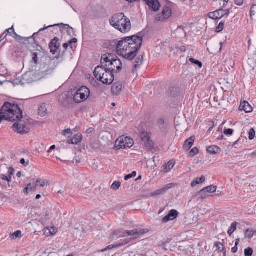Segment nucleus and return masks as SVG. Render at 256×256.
I'll list each match as a JSON object with an SVG mask.
<instances>
[{
    "mask_svg": "<svg viewBox=\"0 0 256 256\" xmlns=\"http://www.w3.org/2000/svg\"><path fill=\"white\" fill-rule=\"evenodd\" d=\"M142 40V38L137 35L123 38L117 43L116 52L126 59L132 60L140 49Z\"/></svg>",
    "mask_w": 256,
    "mask_h": 256,
    "instance_id": "obj_1",
    "label": "nucleus"
},
{
    "mask_svg": "<svg viewBox=\"0 0 256 256\" xmlns=\"http://www.w3.org/2000/svg\"><path fill=\"white\" fill-rule=\"evenodd\" d=\"M100 66L107 70L118 72L122 69V62L117 56L111 53L103 54L101 58Z\"/></svg>",
    "mask_w": 256,
    "mask_h": 256,
    "instance_id": "obj_2",
    "label": "nucleus"
},
{
    "mask_svg": "<svg viewBox=\"0 0 256 256\" xmlns=\"http://www.w3.org/2000/svg\"><path fill=\"white\" fill-rule=\"evenodd\" d=\"M110 25L122 33H125L131 28V22L123 13L116 14L110 20Z\"/></svg>",
    "mask_w": 256,
    "mask_h": 256,
    "instance_id": "obj_3",
    "label": "nucleus"
},
{
    "mask_svg": "<svg viewBox=\"0 0 256 256\" xmlns=\"http://www.w3.org/2000/svg\"><path fill=\"white\" fill-rule=\"evenodd\" d=\"M95 78L104 84L109 85L114 80V72L107 70L106 68L101 66H97L94 72Z\"/></svg>",
    "mask_w": 256,
    "mask_h": 256,
    "instance_id": "obj_4",
    "label": "nucleus"
},
{
    "mask_svg": "<svg viewBox=\"0 0 256 256\" xmlns=\"http://www.w3.org/2000/svg\"><path fill=\"white\" fill-rule=\"evenodd\" d=\"M32 60L30 62V70L31 72L37 71L38 65L40 66V64L46 60H49V57L44 52L40 50H36V52L32 53Z\"/></svg>",
    "mask_w": 256,
    "mask_h": 256,
    "instance_id": "obj_5",
    "label": "nucleus"
},
{
    "mask_svg": "<svg viewBox=\"0 0 256 256\" xmlns=\"http://www.w3.org/2000/svg\"><path fill=\"white\" fill-rule=\"evenodd\" d=\"M58 57H54L52 59L49 57V60H46L42 64H40L39 68L36 72L42 75H46L50 74L56 67L58 64L56 62V60Z\"/></svg>",
    "mask_w": 256,
    "mask_h": 256,
    "instance_id": "obj_6",
    "label": "nucleus"
},
{
    "mask_svg": "<svg viewBox=\"0 0 256 256\" xmlns=\"http://www.w3.org/2000/svg\"><path fill=\"white\" fill-rule=\"evenodd\" d=\"M134 144L133 139L124 136H120L116 142L115 146L116 149L131 148Z\"/></svg>",
    "mask_w": 256,
    "mask_h": 256,
    "instance_id": "obj_7",
    "label": "nucleus"
},
{
    "mask_svg": "<svg viewBox=\"0 0 256 256\" xmlns=\"http://www.w3.org/2000/svg\"><path fill=\"white\" fill-rule=\"evenodd\" d=\"M230 13V9L217 10L213 12H210L208 14L210 18L213 20H220L224 16H228Z\"/></svg>",
    "mask_w": 256,
    "mask_h": 256,
    "instance_id": "obj_8",
    "label": "nucleus"
},
{
    "mask_svg": "<svg viewBox=\"0 0 256 256\" xmlns=\"http://www.w3.org/2000/svg\"><path fill=\"white\" fill-rule=\"evenodd\" d=\"M141 138L144 146L148 150H151L154 148V143L150 140V134L148 132H142L141 133Z\"/></svg>",
    "mask_w": 256,
    "mask_h": 256,
    "instance_id": "obj_9",
    "label": "nucleus"
},
{
    "mask_svg": "<svg viewBox=\"0 0 256 256\" xmlns=\"http://www.w3.org/2000/svg\"><path fill=\"white\" fill-rule=\"evenodd\" d=\"M172 14V12L170 7L165 6L164 7L162 12L156 16V20L157 21L163 22L170 18Z\"/></svg>",
    "mask_w": 256,
    "mask_h": 256,
    "instance_id": "obj_10",
    "label": "nucleus"
},
{
    "mask_svg": "<svg viewBox=\"0 0 256 256\" xmlns=\"http://www.w3.org/2000/svg\"><path fill=\"white\" fill-rule=\"evenodd\" d=\"M178 214V212L175 210H172L169 212L168 214L164 216L162 220V222L164 223H167L169 221L173 220L176 219Z\"/></svg>",
    "mask_w": 256,
    "mask_h": 256,
    "instance_id": "obj_11",
    "label": "nucleus"
},
{
    "mask_svg": "<svg viewBox=\"0 0 256 256\" xmlns=\"http://www.w3.org/2000/svg\"><path fill=\"white\" fill-rule=\"evenodd\" d=\"M147 232H148V230H144V229H140V230L134 229V230H124V232H126V235L130 236H135L134 238H136L138 236L145 234Z\"/></svg>",
    "mask_w": 256,
    "mask_h": 256,
    "instance_id": "obj_12",
    "label": "nucleus"
},
{
    "mask_svg": "<svg viewBox=\"0 0 256 256\" xmlns=\"http://www.w3.org/2000/svg\"><path fill=\"white\" fill-rule=\"evenodd\" d=\"M60 46V44L59 42V39L58 38L55 37L50 41L49 44V48H50V52L53 54H54Z\"/></svg>",
    "mask_w": 256,
    "mask_h": 256,
    "instance_id": "obj_13",
    "label": "nucleus"
},
{
    "mask_svg": "<svg viewBox=\"0 0 256 256\" xmlns=\"http://www.w3.org/2000/svg\"><path fill=\"white\" fill-rule=\"evenodd\" d=\"M90 94H83L77 90L74 96V100L76 103H80L87 99Z\"/></svg>",
    "mask_w": 256,
    "mask_h": 256,
    "instance_id": "obj_14",
    "label": "nucleus"
},
{
    "mask_svg": "<svg viewBox=\"0 0 256 256\" xmlns=\"http://www.w3.org/2000/svg\"><path fill=\"white\" fill-rule=\"evenodd\" d=\"M239 110H244L246 113H249L252 111V108L247 102H244L240 103Z\"/></svg>",
    "mask_w": 256,
    "mask_h": 256,
    "instance_id": "obj_15",
    "label": "nucleus"
},
{
    "mask_svg": "<svg viewBox=\"0 0 256 256\" xmlns=\"http://www.w3.org/2000/svg\"><path fill=\"white\" fill-rule=\"evenodd\" d=\"M126 236V232L124 230H118L114 232L110 236V238L112 240H116L118 238Z\"/></svg>",
    "mask_w": 256,
    "mask_h": 256,
    "instance_id": "obj_16",
    "label": "nucleus"
},
{
    "mask_svg": "<svg viewBox=\"0 0 256 256\" xmlns=\"http://www.w3.org/2000/svg\"><path fill=\"white\" fill-rule=\"evenodd\" d=\"M64 26L66 28V32L68 33V34L69 35H70L73 32V31H74V30L72 28H71L69 25L68 24H54V25H52V26H49L46 28H41L39 32H41V31H42L48 28H50V27H52V26Z\"/></svg>",
    "mask_w": 256,
    "mask_h": 256,
    "instance_id": "obj_17",
    "label": "nucleus"
},
{
    "mask_svg": "<svg viewBox=\"0 0 256 256\" xmlns=\"http://www.w3.org/2000/svg\"><path fill=\"white\" fill-rule=\"evenodd\" d=\"M195 138L194 136H190L189 138L186 140L184 144V148L186 151L190 150L194 142Z\"/></svg>",
    "mask_w": 256,
    "mask_h": 256,
    "instance_id": "obj_18",
    "label": "nucleus"
},
{
    "mask_svg": "<svg viewBox=\"0 0 256 256\" xmlns=\"http://www.w3.org/2000/svg\"><path fill=\"white\" fill-rule=\"evenodd\" d=\"M143 60L144 58L142 55H140L136 58L134 62V68L132 69V72L133 73H134L136 70V68L142 64Z\"/></svg>",
    "mask_w": 256,
    "mask_h": 256,
    "instance_id": "obj_19",
    "label": "nucleus"
},
{
    "mask_svg": "<svg viewBox=\"0 0 256 256\" xmlns=\"http://www.w3.org/2000/svg\"><path fill=\"white\" fill-rule=\"evenodd\" d=\"M44 234L47 236H50L56 234L57 230L54 227H46L43 230Z\"/></svg>",
    "mask_w": 256,
    "mask_h": 256,
    "instance_id": "obj_20",
    "label": "nucleus"
},
{
    "mask_svg": "<svg viewBox=\"0 0 256 256\" xmlns=\"http://www.w3.org/2000/svg\"><path fill=\"white\" fill-rule=\"evenodd\" d=\"M122 88V84L120 83H115L112 87V92L113 94L117 95L118 94Z\"/></svg>",
    "mask_w": 256,
    "mask_h": 256,
    "instance_id": "obj_21",
    "label": "nucleus"
},
{
    "mask_svg": "<svg viewBox=\"0 0 256 256\" xmlns=\"http://www.w3.org/2000/svg\"><path fill=\"white\" fill-rule=\"evenodd\" d=\"M82 140V135L76 134L72 138L69 140L68 141V144H76L80 142Z\"/></svg>",
    "mask_w": 256,
    "mask_h": 256,
    "instance_id": "obj_22",
    "label": "nucleus"
},
{
    "mask_svg": "<svg viewBox=\"0 0 256 256\" xmlns=\"http://www.w3.org/2000/svg\"><path fill=\"white\" fill-rule=\"evenodd\" d=\"M220 150V148L218 146L214 145L209 146L207 148L208 152L212 154H216Z\"/></svg>",
    "mask_w": 256,
    "mask_h": 256,
    "instance_id": "obj_23",
    "label": "nucleus"
},
{
    "mask_svg": "<svg viewBox=\"0 0 256 256\" xmlns=\"http://www.w3.org/2000/svg\"><path fill=\"white\" fill-rule=\"evenodd\" d=\"M174 166V162L173 160H170L167 164L164 165L163 172H167L173 168Z\"/></svg>",
    "mask_w": 256,
    "mask_h": 256,
    "instance_id": "obj_24",
    "label": "nucleus"
},
{
    "mask_svg": "<svg viewBox=\"0 0 256 256\" xmlns=\"http://www.w3.org/2000/svg\"><path fill=\"white\" fill-rule=\"evenodd\" d=\"M47 109L45 104H42L38 109V114L40 116L43 117L46 114Z\"/></svg>",
    "mask_w": 256,
    "mask_h": 256,
    "instance_id": "obj_25",
    "label": "nucleus"
},
{
    "mask_svg": "<svg viewBox=\"0 0 256 256\" xmlns=\"http://www.w3.org/2000/svg\"><path fill=\"white\" fill-rule=\"evenodd\" d=\"M205 180V177L202 176L200 178H195L192 182L191 185L192 187L195 186L196 184H202Z\"/></svg>",
    "mask_w": 256,
    "mask_h": 256,
    "instance_id": "obj_26",
    "label": "nucleus"
},
{
    "mask_svg": "<svg viewBox=\"0 0 256 256\" xmlns=\"http://www.w3.org/2000/svg\"><path fill=\"white\" fill-rule=\"evenodd\" d=\"M132 238H126L124 240H122L120 241V242L116 244L115 246H113L112 248H117L124 246L130 242Z\"/></svg>",
    "mask_w": 256,
    "mask_h": 256,
    "instance_id": "obj_27",
    "label": "nucleus"
},
{
    "mask_svg": "<svg viewBox=\"0 0 256 256\" xmlns=\"http://www.w3.org/2000/svg\"><path fill=\"white\" fill-rule=\"evenodd\" d=\"M38 182H40V181L36 180L35 183H30L28 184L27 187L29 188L30 192L36 191V186H38Z\"/></svg>",
    "mask_w": 256,
    "mask_h": 256,
    "instance_id": "obj_28",
    "label": "nucleus"
},
{
    "mask_svg": "<svg viewBox=\"0 0 256 256\" xmlns=\"http://www.w3.org/2000/svg\"><path fill=\"white\" fill-rule=\"evenodd\" d=\"M236 224L237 223L236 222H232L230 226V228L228 229V234L231 236L232 234L236 230Z\"/></svg>",
    "mask_w": 256,
    "mask_h": 256,
    "instance_id": "obj_29",
    "label": "nucleus"
},
{
    "mask_svg": "<svg viewBox=\"0 0 256 256\" xmlns=\"http://www.w3.org/2000/svg\"><path fill=\"white\" fill-rule=\"evenodd\" d=\"M217 187L213 185L208 186L203 188L206 190L208 193H212L216 191Z\"/></svg>",
    "mask_w": 256,
    "mask_h": 256,
    "instance_id": "obj_30",
    "label": "nucleus"
},
{
    "mask_svg": "<svg viewBox=\"0 0 256 256\" xmlns=\"http://www.w3.org/2000/svg\"><path fill=\"white\" fill-rule=\"evenodd\" d=\"M22 236V232L20 230H17L14 232L13 234H11L10 236V237L14 240Z\"/></svg>",
    "mask_w": 256,
    "mask_h": 256,
    "instance_id": "obj_31",
    "label": "nucleus"
},
{
    "mask_svg": "<svg viewBox=\"0 0 256 256\" xmlns=\"http://www.w3.org/2000/svg\"><path fill=\"white\" fill-rule=\"evenodd\" d=\"M121 183L119 181H115L112 185L111 188L112 189L116 190H118L120 186Z\"/></svg>",
    "mask_w": 256,
    "mask_h": 256,
    "instance_id": "obj_32",
    "label": "nucleus"
},
{
    "mask_svg": "<svg viewBox=\"0 0 256 256\" xmlns=\"http://www.w3.org/2000/svg\"><path fill=\"white\" fill-rule=\"evenodd\" d=\"M200 198L202 200L206 198H208L209 196L208 192L206 190H204V189H202L200 192Z\"/></svg>",
    "mask_w": 256,
    "mask_h": 256,
    "instance_id": "obj_33",
    "label": "nucleus"
},
{
    "mask_svg": "<svg viewBox=\"0 0 256 256\" xmlns=\"http://www.w3.org/2000/svg\"><path fill=\"white\" fill-rule=\"evenodd\" d=\"M78 90L79 91V92H80L83 94L88 93V94H90V91L89 89L85 86H82Z\"/></svg>",
    "mask_w": 256,
    "mask_h": 256,
    "instance_id": "obj_34",
    "label": "nucleus"
},
{
    "mask_svg": "<svg viewBox=\"0 0 256 256\" xmlns=\"http://www.w3.org/2000/svg\"><path fill=\"white\" fill-rule=\"evenodd\" d=\"M163 193L162 189L158 190L154 192L150 193V196H156L160 195H162Z\"/></svg>",
    "mask_w": 256,
    "mask_h": 256,
    "instance_id": "obj_35",
    "label": "nucleus"
},
{
    "mask_svg": "<svg viewBox=\"0 0 256 256\" xmlns=\"http://www.w3.org/2000/svg\"><path fill=\"white\" fill-rule=\"evenodd\" d=\"M10 30H12V31H13L14 34V35H15L17 38H18V40H22V39H23V38H24L22 37V36H20L18 35V34H16V32H14V28H13V26H12L11 28H8V29H7V30H6L4 32H6V33H7V34H10V33H11V32H10Z\"/></svg>",
    "mask_w": 256,
    "mask_h": 256,
    "instance_id": "obj_36",
    "label": "nucleus"
},
{
    "mask_svg": "<svg viewBox=\"0 0 256 256\" xmlns=\"http://www.w3.org/2000/svg\"><path fill=\"white\" fill-rule=\"evenodd\" d=\"M245 256H252L253 254V250L251 248H248L244 250V252Z\"/></svg>",
    "mask_w": 256,
    "mask_h": 256,
    "instance_id": "obj_37",
    "label": "nucleus"
},
{
    "mask_svg": "<svg viewBox=\"0 0 256 256\" xmlns=\"http://www.w3.org/2000/svg\"><path fill=\"white\" fill-rule=\"evenodd\" d=\"M254 234V232L253 231L250 230L248 229L245 232V238H252Z\"/></svg>",
    "mask_w": 256,
    "mask_h": 256,
    "instance_id": "obj_38",
    "label": "nucleus"
},
{
    "mask_svg": "<svg viewBox=\"0 0 256 256\" xmlns=\"http://www.w3.org/2000/svg\"><path fill=\"white\" fill-rule=\"evenodd\" d=\"M173 184L172 183H170V184H168L166 186H164V188H162V192L164 194H165V192L168 190L169 189L171 188H172L173 187Z\"/></svg>",
    "mask_w": 256,
    "mask_h": 256,
    "instance_id": "obj_39",
    "label": "nucleus"
},
{
    "mask_svg": "<svg viewBox=\"0 0 256 256\" xmlns=\"http://www.w3.org/2000/svg\"><path fill=\"white\" fill-rule=\"evenodd\" d=\"M199 152V150L198 148L194 147L192 148L190 152V154L192 156H194L196 154H198Z\"/></svg>",
    "mask_w": 256,
    "mask_h": 256,
    "instance_id": "obj_40",
    "label": "nucleus"
},
{
    "mask_svg": "<svg viewBox=\"0 0 256 256\" xmlns=\"http://www.w3.org/2000/svg\"><path fill=\"white\" fill-rule=\"evenodd\" d=\"M224 22H221L216 28V32H220L224 29Z\"/></svg>",
    "mask_w": 256,
    "mask_h": 256,
    "instance_id": "obj_41",
    "label": "nucleus"
},
{
    "mask_svg": "<svg viewBox=\"0 0 256 256\" xmlns=\"http://www.w3.org/2000/svg\"><path fill=\"white\" fill-rule=\"evenodd\" d=\"M164 120L163 118H160L158 120L157 124L160 130L164 128Z\"/></svg>",
    "mask_w": 256,
    "mask_h": 256,
    "instance_id": "obj_42",
    "label": "nucleus"
},
{
    "mask_svg": "<svg viewBox=\"0 0 256 256\" xmlns=\"http://www.w3.org/2000/svg\"><path fill=\"white\" fill-rule=\"evenodd\" d=\"M136 175V172H132L131 174L126 175L124 177V180H128L132 178L135 177Z\"/></svg>",
    "mask_w": 256,
    "mask_h": 256,
    "instance_id": "obj_43",
    "label": "nucleus"
},
{
    "mask_svg": "<svg viewBox=\"0 0 256 256\" xmlns=\"http://www.w3.org/2000/svg\"><path fill=\"white\" fill-rule=\"evenodd\" d=\"M240 240V238H238L236 240V242H235V246L233 247L232 249V252L233 253H236L238 251V245L239 244Z\"/></svg>",
    "mask_w": 256,
    "mask_h": 256,
    "instance_id": "obj_44",
    "label": "nucleus"
},
{
    "mask_svg": "<svg viewBox=\"0 0 256 256\" xmlns=\"http://www.w3.org/2000/svg\"><path fill=\"white\" fill-rule=\"evenodd\" d=\"M255 136V130L254 128H251L248 132V138L250 140H252Z\"/></svg>",
    "mask_w": 256,
    "mask_h": 256,
    "instance_id": "obj_45",
    "label": "nucleus"
},
{
    "mask_svg": "<svg viewBox=\"0 0 256 256\" xmlns=\"http://www.w3.org/2000/svg\"><path fill=\"white\" fill-rule=\"evenodd\" d=\"M190 61L193 64H195L198 65L200 68L202 67V63L198 61V60H196L194 58H190Z\"/></svg>",
    "mask_w": 256,
    "mask_h": 256,
    "instance_id": "obj_46",
    "label": "nucleus"
},
{
    "mask_svg": "<svg viewBox=\"0 0 256 256\" xmlns=\"http://www.w3.org/2000/svg\"><path fill=\"white\" fill-rule=\"evenodd\" d=\"M224 133L226 135L231 136L233 134V130L232 129H230V128L226 129L224 131Z\"/></svg>",
    "mask_w": 256,
    "mask_h": 256,
    "instance_id": "obj_47",
    "label": "nucleus"
},
{
    "mask_svg": "<svg viewBox=\"0 0 256 256\" xmlns=\"http://www.w3.org/2000/svg\"><path fill=\"white\" fill-rule=\"evenodd\" d=\"M62 134L64 136H69V135H71L72 134V132L70 129H66L64 130Z\"/></svg>",
    "mask_w": 256,
    "mask_h": 256,
    "instance_id": "obj_48",
    "label": "nucleus"
},
{
    "mask_svg": "<svg viewBox=\"0 0 256 256\" xmlns=\"http://www.w3.org/2000/svg\"><path fill=\"white\" fill-rule=\"evenodd\" d=\"M1 178L3 180H7L8 182H10V180H11V178H12V177L11 176H4V174H2L1 176Z\"/></svg>",
    "mask_w": 256,
    "mask_h": 256,
    "instance_id": "obj_49",
    "label": "nucleus"
},
{
    "mask_svg": "<svg viewBox=\"0 0 256 256\" xmlns=\"http://www.w3.org/2000/svg\"><path fill=\"white\" fill-rule=\"evenodd\" d=\"M214 246L217 248L218 250L222 251V247L224 248V245L220 242H216L215 243Z\"/></svg>",
    "mask_w": 256,
    "mask_h": 256,
    "instance_id": "obj_50",
    "label": "nucleus"
},
{
    "mask_svg": "<svg viewBox=\"0 0 256 256\" xmlns=\"http://www.w3.org/2000/svg\"><path fill=\"white\" fill-rule=\"evenodd\" d=\"M36 180L40 181V182H38V186H40L42 187L46 185V183L48 182H45L44 180H42L40 179H38Z\"/></svg>",
    "mask_w": 256,
    "mask_h": 256,
    "instance_id": "obj_51",
    "label": "nucleus"
},
{
    "mask_svg": "<svg viewBox=\"0 0 256 256\" xmlns=\"http://www.w3.org/2000/svg\"><path fill=\"white\" fill-rule=\"evenodd\" d=\"M14 169L12 168V167H10L8 168V174L9 176H11L12 175H13L14 174Z\"/></svg>",
    "mask_w": 256,
    "mask_h": 256,
    "instance_id": "obj_52",
    "label": "nucleus"
},
{
    "mask_svg": "<svg viewBox=\"0 0 256 256\" xmlns=\"http://www.w3.org/2000/svg\"><path fill=\"white\" fill-rule=\"evenodd\" d=\"M236 4L238 6H242L244 3V0H234Z\"/></svg>",
    "mask_w": 256,
    "mask_h": 256,
    "instance_id": "obj_53",
    "label": "nucleus"
},
{
    "mask_svg": "<svg viewBox=\"0 0 256 256\" xmlns=\"http://www.w3.org/2000/svg\"><path fill=\"white\" fill-rule=\"evenodd\" d=\"M7 36V33L4 32L0 36V42L3 40Z\"/></svg>",
    "mask_w": 256,
    "mask_h": 256,
    "instance_id": "obj_54",
    "label": "nucleus"
},
{
    "mask_svg": "<svg viewBox=\"0 0 256 256\" xmlns=\"http://www.w3.org/2000/svg\"><path fill=\"white\" fill-rule=\"evenodd\" d=\"M20 163L24 164L25 166H28L29 164L28 162H26V160L24 158H22L20 160Z\"/></svg>",
    "mask_w": 256,
    "mask_h": 256,
    "instance_id": "obj_55",
    "label": "nucleus"
},
{
    "mask_svg": "<svg viewBox=\"0 0 256 256\" xmlns=\"http://www.w3.org/2000/svg\"><path fill=\"white\" fill-rule=\"evenodd\" d=\"M255 6H256V4H253L252 6L251 10H250V16H254L255 15V11L254 10H252V8H253Z\"/></svg>",
    "mask_w": 256,
    "mask_h": 256,
    "instance_id": "obj_56",
    "label": "nucleus"
},
{
    "mask_svg": "<svg viewBox=\"0 0 256 256\" xmlns=\"http://www.w3.org/2000/svg\"><path fill=\"white\" fill-rule=\"evenodd\" d=\"M94 128H89L88 130H86V133L88 134H90L92 133L94 131Z\"/></svg>",
    "mask_w": 256,
    "mask_h": 256,
    "instance_id": "obj_57",
    "label": "nucleus"
},
{
    "mask_svg": "<svg viewBox=\"0 0 256 256\" xmlns=\"http://www.w3.org/2000/svg\"><path fill=\"white\" fill-rule=\"evenodd\" d=\"M70 44H69V42H66V43H64V44H63V46H63L64 48V52L65 51H66V50L68 49V46H70Z\"/></svg>",
    "mask_w": 256,
    "mask_h": 256,
    "instance_id": "obj_58",
    "label": "nucleus"
},
{
    "mask_svg": "<svg viewBox=\"0 0 256 256\" xmlns=\"http://www.w3.org/2000/svg\"><path fill=\"white\" fill-rule=\"evenodd\" d=\"M77 42V39L76 38H72L68 41L69 44H71L72 43H76Z\"/></svg>",
    "mask_w": 256,
    "mask_h": 256,
    "instance_id": "obj_59",
    "label": "nucleus"
},
{
    "mask_svg": "<svg viewBox=\"0 0 256 256\" xmlns=\"http://www.w3.org/2000/svg\"><path fill=\"white\" fill-rule=\"evenodd\" d=\"M178 49L182 52H184L186 50V48L184 46H181L178 48Z\"/></svg>",
    "mask_w": 256,
    "mask_h": 256,
    "instance_id": "obj_60",
    "label": "nucleus"
},
{
    "mask_svg": "<svg viewBox=\"0 0 256 256\" xmlns=\"http://www.w3.org/2000/svg\"><path fill=\"white\" fill-rule=\"evenodd\" d=\"M115 246L116 245H110V246H107L105 249L102 250V252L106 251V250H110V249L113 248H112L113 246Z\"/></svg>",
    "mask_w": 256,
    "mask_h": 256,
    "instance_id": "obj_61",
    "label": "nucleus"
},
{
    "mask_svg": "<svg viewBox=\"0 0 256 256\" xmlns=\"http://www.w3.org/2000/svg\"><path fill=\"white\" fill-rule=\"evenodd\" d=\"M28 191H30L29 188H28L27 186L26 188H24V192L26 194H28Z\"/></svg>",
    "mask_w": 256,
    "mask_h": 256,
    "instance_id": "obj_62",
    "label": "nucleus"
},
{
    "mask_svg": "<svg viewBox=\"0 0 256 256\" xmlns=\"http://www.w3.org/2000/svg\"><path fill=\"white\" fill-rule=\"evenodd\" d=\"M56 148V146L54 145H52V146L50 148V150H48V152H50L51 150H54Z\"/></svg>",
    "mask_w": 256,
    "mask_h": 256,
    "instance_id": "obj_63",
    "label": "nucleus"
},
{
    "mask_svg": "<svg viewBox=\"0 0 256 256\" xmlns=\"http://www.w3.org/2000/svg\"><path fill=\"white\" fill-rule=\"evenodd\" d=\"M222 252H223L224 256H226V249H225L224 248H222Z\"/></svg>",
    "mask_w": 256,
    "mask_h": 256,
    "instance_id": "obj_64",
    "label": "nucleus"
}]
</instances>
